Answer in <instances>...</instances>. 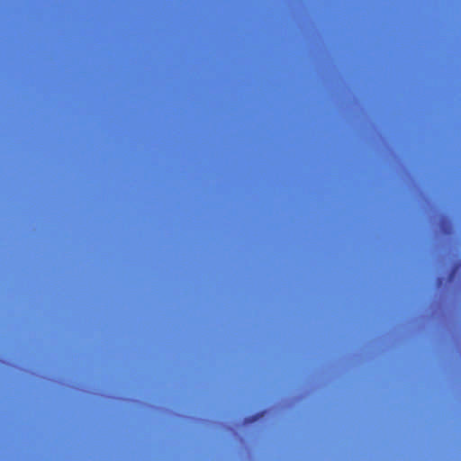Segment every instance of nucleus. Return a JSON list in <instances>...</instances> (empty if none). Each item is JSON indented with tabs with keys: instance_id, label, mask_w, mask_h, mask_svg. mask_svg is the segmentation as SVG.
Wrapping results in <instances>:
<instances>
[{
	"instance_id": "f257e3e1",
	"label": "nucleus",
	"mask_w": 461,
	"mask_h": 461,
	"mask_svg": "<svg viewBox=\"0 0 461 461\" xmlns=\"http://www.w3.org/2000/svg\"><path fill=\"white\" fill-rule=\"evenodd\" d=\"M258 419V417H253L252 419H250L249 421H254Z\"/></svg>"
}]
</instances>
